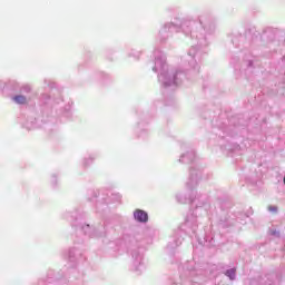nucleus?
I'll return each instance as SVG.
<instances>
[{"mask_svg": "<svg viewBox=\"0 0 285 285\" xmlns=\"http://www.w3.org/2000/svg\"><path fill=\"white\" fill-rule=\"evenodd\" d=\"M226 275L229 277V279H235V269H228Z\"/></svg>", "mask_w": 285, "mask_h": 285, "instance_id": "obj_3", "label": "nucleus"}, {"mask_svg": "<svg viewBox=\"0 0 285 285\" xmlns=\"http://www.w3.org/2000/svg\"><path fill=\"white\" fill-rule=\"evenodd\" d=\"M13 100L16 101V104H21V105L27 102V99L24 96H16L13 97Z\"/></svg>", "mask_w": 285, "mask_h": 285, "instance_id": "obj_2", "label": "nucleus"}, {"mask_svg": "<svg viewBox=\"0 0 285 285\" xmlns=\"http://www.w3.org/2000/svg\"><path fill=\"white\" fill-rule=\"evenodd\" d=\"M269 210H273L274 213L277 212V207H269Z\"/></svg>", "mask_w": 285, "mask_h": 285, "instance_id": "obj_4", "label": "nucleus"}, {"mask_svg": "<svg viewBox=\"0 0 285 285\" xmlns=\"http://www.w3.org/2000/svg\"><path fill=\"white\" fill-rule=\"evenodd\" d=\"M134 217H135V219H137V222H142V223L148 222V213H146L141 209H137L134 213Z\"/></svg>", "mask_w": 285, "mask_h": 285, "instance_id": "obj_1", "label": "nucleus"}]
</instances>
